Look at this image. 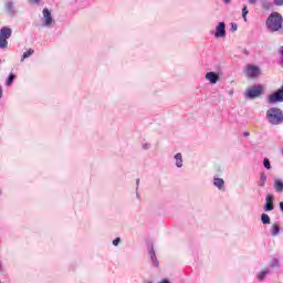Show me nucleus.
<instances>
[{"label": "nucleus", "mask_w": 283, "mask_h": 283, "mask_svg": "<svg viewBox=\"0 0 283 283\" xmlns=\"http://www.w3.org/2000/svg\"><path fill=\"white\" fill-rule=\"evenodd\" d=\"M265 25L270 32H280L283 28V17L280 14V12H272L266 21Z\"/></svg>", "instance_id": "obj_1"}, {"label": "nucleus", "mask_w": 283, "mask_h": 283, "mask_svg": "<svg viewBox=\"0 0 283 283\" xmlns=\"http://www.w3.org/2000/svg\"><path fill=\"white\" fill-rule=\"evenodd\" d=\"M266 118L270 125H282L283 112L277 107H272L266 111Z\"/></svg>", "instance_id": "obj_2"}, {"label": "nucleus", "mask_w": 283, "mask_h": 283, "mask_svg": "<svg viewBox=\"0 0 283 283\" xmlns=\"http://www.w3.org/2000/svg\"><path fill=\"white\" fill-rule=\"evenodd\" d=\"M268 103L270 105L275 103H283V84L281 88L276 90L274 93L268 96Z\"/></svg>", "instance_id": "obj_3"}, {"label": "nucleus", "mask_w": 283, "mask_h": 283, "mask_svg": "<svg viewBox=\"0 0 283 283\" xmlns=\"http://www.w3.org/2000/svg\"><path fill=\"white\" fill-rule=\"evenodd\" d=\"M261 74L262 72L259 66L253 64H248L245 66V76H248V78H258Z\"/></svg>", "instance_id": "obj_4"}, {"label": "nucleus", "mask_w": 283, "mask_h": 283, "mask_svg": "<svg viewBox=\"0 0 283 283\" xmlns=\"http://www.w3.org/2000/svg\"><path fill=\"white\" fill-rule=\"evenodd\" d=\"M263 92L264 87L262 85L252 86L247 91L245 96L248 98H258L259 96H262Z\"/></svg>", "instance_id": "obj_5"}, {"label": "nucleus", "mask_w": 283, "mask_h": 283, "mask_svg": "<svg viewBox=\"0 0 283 283\" xmlns=\"http://www.w3.org/2000/svg\"><path fill=\"white\" fill-rule=\"evenodd\" d=\"M214 36L216 39H220L222 36H227V29L224 22H220L216 28Z\"/></svg>", "instance_id": "obj_6"}, {"label": "nucleus", "mask_w": 283, "mask_h": 283, "mask_svg": "<svg viewBox=\"0 0 283 283\" xmlns=\"http://www.w3.org/2000/svg\"><path fill=\"white\" fill-rule=\"evenodd\" d=\"M206 78L212 85H216V83H218V81H220V75H218V73H216V72H209V73L206 74Z\"/></svg>", "instance_id": "obj_7"}, {"label": "nucleus", "mask_w": 283, "mask_h": 283, "mask_svg": "<svg viewBox=\"0 0 283 283\" xmlns=\"http://www.w3.org/2000/svg\"><path fill=\"white\" fill-rule=\"evenodd\" d=\"M275 206H273V195H268L265 198L264 211H273Z\"/></svg>", "instance_id": "obj_8"}, {"label": "nucleus", "mask_w": 283, "mask_h": 283, "mask_svg": "<svg viewBox=\"0 0 283 283\" xmlns=\"http://www.w3.org/2000/svg\"><path fill=\"white\" fill-rule=\"evenodd\" d=\"M12 36V29L8 28V27H3L0 30V39H10Z\"/></svg>", "instance_id": "obj_9"}, {"label": "nucleus", "mask_w": 283, "mask_h": 283, "mask_svg": "<svg viewBox=\"0 0 283 283\" xmlns=\"http://www.w3.org/2000/svg\"><path fill=\"white\" fill-rule=\"evenodd\" d=\"M43 17L45 21V25H52V12L48 9H43Z\"/></svg>", "instance_id": "obj_10"}, {"label": "nucleus", "mask_w": 283, "mask_h": 283, "mask_svg": "<svg viewBox=\"0 0 283 283\" xmlns=\"http://www.w3.org/2000/svg\"><path fill=\"white\" fill-rule=\"evenodd\" d=\"M213 185L217 189H224V179L216 177Z\"/></svg>", "instance_id": "obj_11"}, {"label": "nucleus", "mask_w": 283, "mask_h": 283, "mask_svg": "<svg viewBox=\"0 0 283 283\" xmlns=\"http://www.w3.org/2000/svg\"><path fill=\"white\" fill-rule=\"evenodd\" d=\"M274 189L279 193H282V191H283V182H282V180H280V179H275L274 180Z\"/></svg>", "instance_id": "obj_12"}, {"label": "nucleus", "mask_w": 283, "mask_h": 283, "mask_svg": "<svg viewBox=\"0 0 283 283\" xmlns=\"http://www.w3.org/2000/svg\"><path fill=\"white\" fill-rule=\"evenodd\" d=\"M266 275H269V268H265L263 271H261L258 275L256 279L262 282V280H264V277H266Z\"/></svg>", "instance_id": "obj_13"}, {"label": "nucleus", "mask_w": 283, "mask_h": 283, "mask_svg": "<svg viewBox=\"0 0 283 283\" xmlns=\"http://www.w3.org/2000/svg\"><path fill=\"white\" fill-rule=\"evenodd\" d=\"M272 235H280V224L273 223L271 227Z\"/></svg>", "instance_id": "obj_14"}, {"label": "nucleus", "mask_w": 283, "mask_h": 283, "mask_svg": "<svg viewBox=\"0 0 283 283\" xmlns=\"http://www.w3.org/2000/svg\"><path fill=\"white\" fill-rule=\"evenodd\" d=\"M266 185V174L261 172L260 180H259V187H264Z\"/></svg>", "instance_id": "obj_15"}, {"label": "nucleus", "mask_w": 283, "mask_h": 283, "mask_svg": "<svg viewBox=\"0 0 283 283\" xmlns=\"http://www.w3.org/2000/svg\"><path fill=\"white\" fill-rule=\"evenodd\" d=\"M175 159H176V166H177V167H182V154L178 153V154L175 156Z\"/></svg>", "instance_id": "obj_16"}, {"label": "nucleus", "mask_w": 283, "mask_h": 283, "mask_svg": "<svg viewBox=\"0 0 283 283\" xmlns=\"http://www.w3.org/2000/svg\"><path fill=\"white\" fill-rule=\"evenodd\" d=\"M261 221H262L263 224H271V218L266 213H263L261 216Z\"/></svg>", "instance_id": "obj_17"}, {"label": "nucleus", "mask_w": 283, "mask_h": 283, "mask_svg": "<svg viewBox=\"0 0 283 283\" xmlns=\"http://www.w3.org/2000/svg\"><path fill=\"white\" fill-rule=\"evenodd\" d=\"M32 54H34V50L29 49L28 51H25L23 53L21 61H23L24 59H30V56H32Z\"/></svg>", "instance_id": "obj_18"}, {"label": "nucleus", "mask_w": 283, "mask_h": 283, "mask_svg": "<svg viewBox=\"0 0 283 283\" xmlns=\"http://www.w3.org/2000/svg\"><path fill=\"white\" fill-rule=\"evenodd\" d=\"M150 258H151V260L154 262V265L158 266V260H156V252H154V248H151Z\"/></svg>", "instance_id": "obj_19"}, {"label": "nucleus", "mask_w": 283, "mask_h": 283, "mask_svg": "<svg viewBox=\"0 0 283 283\" xmlns=\"http://www.w3.org/2000/svg\"><path fill=\"white\" fill-rule=\"evenodd\" d=\"M8 48V40L0 38V49L6 50Z\"/></svg>", "instance_id": "obj_20"}, {"label": "nucleus", "mask_w": 283, "mask_h": 283, "mask_svg": "<svg viewBox=\"0 0 283 283\" xmlns=\"http://www.w3.org/2000/svg\"><path fill=\"white\" fill-rule=\"evenodd\" d=\"M270 266L272 269H275V268L280 266V261L277 259H272L271 262H270Z\"/></svg>", "instance_id": "obj_21"}, {"label": "nucleus", "mask_w": 283, "mask_h": 283, "mask_svg": "<svg viewBox=\"0 0 283 283\" xmlns=\"http://www.w3.org/2000/svg\"><path fill=\"white\" fill-rule=\"evenodd\" d=\"M14 82V73H10L9 77L7 78V85L10 86Z\"/></svg>", "instance_id": "obj_22"}, {"label": "nucleus", "mask_w": 283, "mask_h": 283, "mask_svg": "<svg viewBox=\"0 0 283 283\" xmlns=\"http://www.w3.org/2000/svg\"><path fill=\"white\" fill-rule=\"evenodd\" d=\"M263 166L265 167V169H271V161L269 160V158H264Z\"/></svg>", "instance_id": "obj_23"}, {"label": "nucleus", "mask_w": 283, "mask_h": 283, "mask_svg": "<svg viewBox=\"0 0 283 283\" xmlns=\"http://www.w3.org/2000/svg\"><path fill=\"white\" fill-rule=\"evenodd\" d=\"M247 14H249V9L247 8V6H244L242 9V17L244 21H247Z\"/></svg>", "instance_id": "obj_24"}, {"label": "nucleus", "mask_w": 283, "mask_h": 283, "mask_svg": "<svg viewBox=\"0 0 283 283\" xmlns=\"http://www.w3.org/2000/svg\"><path fill=\"white\" fill-rule=\"evenodd\" d=\"M262 8H263V10H271V2L264 1L262 3Z\"/></svg>", "instance_id": "obj_25"}, {"label": "nucleus", "mask_w": 283, "mask_h": 283, "mask_svg": "<svg viewBox=\"0 0 283 283\" xmlns=\"http://www.w3.org/2000/svg\"><path fill=\"white\" fill-rule=\"evenodd\" d=\"M231 31L237 32L238 31V24L237 23H231Z\"/></svg>", "instance_id": "obj_26"}, {"label": "nucleus", "mask_w": 283, "mask_h": 283, "mask_svg": "<svg viewBox=\"0 0 283 283\" xmlns=\"http://www.w3.org/2000/svg\"><path fill=\"white\" fill-rule=\"evenodd\" d=\"M273 1H274V6H279V7L283 6V0H273Z\"/></svg>", "instance_id": "obj_27"}, {"label": "nucleus", "mask_w": 283, "mask_h": 283, "mask_svg": "<svg viewBox=\"0 0 283 283\" xmlns=\"http://www.w3.org/2000/svg\"><path fill=\"white\" fill-rule=\"evenodd\" d=\"M119 243H120V238H116L115 240H113L114 247H118Z\"/></svg>", "instance_id": "obj_28"}, {"label": "nucleus", "mask_w": 283, "mask_h": 283, "mask_svg": "<svg viewBox=\"0 0 283 283\" xmlns=\"http://www.w3.org/2000/svg\"><path fill=\"white\" fill-rule=\"evenodd\" d=\"M251 6H255L258 3V0H248Z\"/></svg>", "instance_id": "obj_29"}, {"label": "nucleus", "mask_w": 283, "mask_h": 283, "mask_svg": "<svg viewBox=\"0 0 283 283\" xmlns=\"http://www.w3.org/2000/svg\"><path fill=\"white\" fill-rule=\"evenodd\" d=\"M30 3H36L39 6V3H41V0H30Z\"/></svg>", "instance_id": "obj_30"}, {"label": "nucleus", "mask_w": 283, "mask_h": 283, "mask_svg": "<svg viewBox=\"0 0 283 283\" xmlns=\"http://www.w3.org/2000/svg\"><path fill=\"white\" fill-rule=\"evenodd\" d=\"M3 96V90H1V86H0V98Z\"/></svg>", "instance_id": "obj_31"}, {"label": "nucleus", "mask_w": 283, "mask_h": 283, "mask_svg": "<svg viewBox=\"0 0 283 283\" xmlns=\"http://www.w3.org/2000/svg\"><path fill=\"white\" fill-rule=\"evenodd\" d=\"M159 283H170L169 280H163Z\"/></svg>", "instance_id": "obj_32"}, {"label": "nucleus", "mask_w": 283, "mask_h": 283, "mask_svg": "<svg viewBox=\"0 0 283 283\" xmlns=\"http://www.w3.org/2000/svg\"><path fill=\"white\" fill-rule=\"evenodd\" d=\"M280 209L283 211V202H280Z\"/></svg>", "instance_id": "obj_33"}, {"label": "nucleus", "mask_w": 283, "mask_h": 283, "mask_svg": "<svg viewBox=\"0 0 283 283\" xmlns=\"http://www.w3.org/2000/svg\"><path fill=\"white\" fill-rule=\"evenodd\" d=\"M223 2H224V3H230V2H231V0H223Z\"/></svg>", "instance_id": "obj_34"}, {"label": "nucleus", "mask_w": 283, "mask_h": 283, "mask_svg": "<svg viewBox=\"0 0 283 283\" xmlns=\"http://www.w3.org/2000/svg\"><path fill=\"white\" fill-rule=\"evenodd\" d=\"M243 136H250V134L249 133H244Z\"/></svg>", "instance_id": "obj_35"}]
</instances>
